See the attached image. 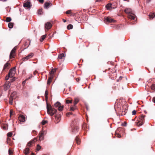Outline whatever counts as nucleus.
<instances>
[{
  "label": "nucleus",
  "instance_id": "1",
  "mask_svg": "<svg viewBox=\"0 0 155 155\" xmlns=\"http://www.w3.org/2000/svg\"><path fill=\"white\" fill-rule=\"evenodd\" d=\"M47 109L48 114L51 116L53 115L57 111V110L52 108L50 105L48 104H47Z\"/></svg>",
  "mask_w": 155,
  "mask_h": 155
},
{
  "label": "nucleus",
  "instance_id": "2",
  "mask_svg": "<svg viewBox=\"0 0 155 155\" xmlns=\"http://www.w3.org/2000/svg\"><path fill=\"white\" fill-rule=\"evenodd\" d=\"M124 12L127 14H128V17L129 18L132 20L134 19L135 15L134 14L132 10L130 8H126L124 10Z\"/></svg>",
  "mask_w": 155,
  "mask_h": 155
},
{
  "label": "nucleus",
  "instance_id": "3",
  "mask_svg": "<svg viewBox=\"0 0 155 155\" xmlns=\"http://www.w3.org/2000/svg\"><path fill=\"white\" fill-rule=\"evenodd\" d=\"M145 116L143 115H141L139 118L138 122L137 123V125L138 126H141L144 123V118Z\"/></svg>",
  "mask_w": 155,
  "mask_h": 155
},
{
  "label": "nucleus",
  "instance_id": "4",
  "mask_svg": "<svg viewBox=\"0 0 155 155\" xmlns=\"http://www.w3.org/2000/svg\"><path fill=\"white\" fill-rule=\"evenodd\" d=\"M16 92H13L11 95L10 97L9 98V103L11 105L12 104V101L16 97Z\"/></svg>",
  "mask_w": 155,
  "mask_h": 155
},
{
  "label": "nucleus",
  "instance_id": "5",
  "mask_svg": "<svg viewBox=\"0 0 155 155\" xmlns=\"http://www.w3.org/2000/svg\"><path fill=\"white\" fill-rule=\"evenodd\" d=\"M17 47L16 46L14 47L11 51L9 56L10 59L14 58L15 57L16 55L15 51L16 50Z\"/></svg>",
  "mask_w": 155,
  "mask_h": 155
},
{
  "label": "nucleus",
  "instance_id": "6",
  "mask_svg": "<svg viewBox=\"0 0 155 155\" xmlns=\"http://www.w3.org/2000/svg\"><path fill=\"white\" fill-rule=\"evenodd\" d=\"M15 68H13L10 70L8 75L9 76V77H13L15 75Z\"/></svg>",
  "mask_w": 155,
  "mask_h": 155
},
{
  "label": "nucleus",
  "instance_id": "7",
  "mask_svg": "<svg viewBox=\"0 0 155 155\" xmlns=\"http://www.w3.org/2000/svg\"><path fill=\"white\" fill-rule=\"evenodd\" d=\"M34 55V54L33 53H30L27 56L23 58V61H26L31 58Z\"/></svg>",
  "mask_w": 155,
  "mask_h": 155
},
{
  "label": "nucleus",
  "instance_id": "8",
  "mask_svg": "<svg viewBox=\"0 0 155 155\" xmlns=\"http://www.w3.org/2000/svg\"><path fill=\"white\" fill-rule=\"evenodd\" d=\"M11 86V83L9 81H6L4 85V89L5 90H7Z\"/></svg>",
  "mask_w": 155,
  "mask_h": 155
},
{
  "label": "nucleus",
  "instance_id": "9",
  "mask_svg": "<svg viewBox=\"0 0 155 155\" xmlns=\"http://www.w3.org/2000/svg\"><path fill=\"white\" fill-rule=\"evenodd\" d=\"M24 7L26 9L30 8L31 5L30 2L28 1L25 2L23 4Z\"/></svg>",
  "mask_w": 155,
  "mask_h": 155
},
{
  "label": "nucleus",
  "instance_id": "10",
  "mask_svg": "<svg viewBox=\"0 0 155 155\" xmlns=\"http://www.w3.org/2000/svg\"><path fill=\"white\" fill-rule=\"evenodd\" d=\"M46 134L45 131H42L39 133V138L40 140H42L44 139V135Z\"/></svg>",
  "mask_w": 155,
  "mask_h": 155
},
{
  "label": "nucleus",
  "instance_id": "11",
  "mask_svg": "<svg viewBox=\"0 0 155 155\" xmlns=\"http://www.w3.org/2000/svg\"><path fill=\"white\" fill-rule=\"evenodd\" d=\"M104 20L105 21L108 22H113L115 21L113 19L109 17H105Z\"/></svg>",
  "mask_w": 155,
  "mask_h": 155
},
{
  "label": "nucleus",
  "instance_id": "12",
  "mask_svg": "<svg viewBox=\"0 0 155 155\" xmlns=\"http://www.w3.org/2000/svg\"><path fill=\"white\" fill-rule=\"evenodd\" d=\"M36 141V139L35 138L33 140L30 141L27 144V146L31 147L33 144Z\"/></svg>",
  "mask_w": 155,
  "mask_h": 155
},
{
  "label": "nucleus",
  "instance_id": "13",
  "mask_svg": "<svg viewBox=\"0 0 155 155\" xmlns=\"http://www.w3.org/2000/svg\"><path fill=\"white\" fill-rule=\"evenodd\" d=\"M52 5V3L50 2H45L44 4V8L47 9Z\"/></svg>",
  "mask_w": 155,
  "mask_h": 155
},
{
  "label": "nucleus",
  "instance_id": "14",
  "mask_svg": "<svg viewBox=\"0 0 155 155\" xmlns=\"http://www.w3.org/2000/svg\"><path fill=\"white\" fill-rule=\"evenodd\" d=\"M55 122L56 123H58L60 120L61 116L60 115H57L55 116Z\"/></svg>",
  "mask_w": 155,
  "mask_h": 155
},
{
  "label": "nucleus",
  "instance_id": "15",
  "mask_svg": "<svg viewBox=\"0 0 155 155\" xmlns=\"http://www.w3.org/2000/svg\"><path fill=\"white\" fill-rule=\"evenodd\" d=\"M18 119L21 122H24L25 121V117L22 115H20L19 116Z\"/></svg>",
  "mask_w": 155,
  "mask_h": 155
},
{
  "label": "nucleus",
  "instance_id": "16",
  "mask_svg": "<svg viewBox=\"0 0 155 155\" xmlns=\"http://www.w3.org/2000/svg\"><path fill=\"white\" fill-rule=\"evenodd\" d=\"M52 26V25L49 22H47L45 24V28L48 30L50 29Z\"/></svg>",
  "mask_w": 155,
  "mask_h": 155
},
{
  "label": "nucleus",
  "instance_id": "17",
  "mask_svg": "<svg viewBox=\"0 0 155 155\" xmlns=\"http://www.w3.org/2000/svg\"><path fill=\"white\" fill-rule=\"evenodd\" d=\"M30 149L28 147L26 148L24 150V153L25 155H28L29 153Z\"/></svg>",
  "mask_w": 155,
  "mask_h": 155
},
{
  "label": "nucleus",
  "instance_id": "18",
  "mask_svg": "<svg viewBox=\"0 0 155 155\" xmlns=\"http://www.w3.org/2000/svg\"><path fill=\"white\" fill-rule=\"evenodd\" d=\"M155 16V12L150 13L149 15V18L150 19H153Z\"/></svg>",
  "mask_w": 155,
  "mask_h": 155
},
{
  "label": "nucleus",
  "instance_id": "19",
  "mask_svg": "<svg viewBox=\"0 0 155 155\" xmlns=\"http://www.w3.org/2000/svg\"><path fill=\"white\" fill-rule=\"evenodd\" d=\"M64 54L62 53L59 55L58 56V58L61 59H64Z\"/></svg>",
  "mask_w": 155,
  "mask_h": 155
},
{
  "label": "nucleus",
  "instance_id": "20",
  "mask_svg": "<svg viewBox=\"0 0 155 155\" xmlns=\"http://www.w3.org/2000/svg\"><path fill=\"white\" fill-rule=\"evenodd\" d=\"M57 68L52 69L50 72V74L51 76H53V74L56 71Z\"/></svg>",
  "mask_w": 155,
  "mask_h": 155
},
{
  "label": "nucleus",
  "instance_id": "21",
  "mask_svg": "<svg viewBox=\"0 0 155 155\" xmlns=\"http://www.w3.org/2000/svg\"><path fill=\"white\" fill-rule=\"evenodd\" d=\"M10 65V64L8 62H7L4 65V67L3 68V70H5V69H8V67Z\"/></svg>",
  "mask_w": 155,
  "mask_h": 155
},
{
  "label": "nucleus",
  "instance_id": "22",
  "mask_svg": "<svg viewBox=\"0 0 155 155\" xmlns=\"http://www.w3.org/2000/svg\"><path fill=\"white\" fill-rule=\"evenodd\" d=\"M53 78V76H50L49 77L48 79V80L47 84L49 85L51 83V82L52 79Z\"/></svg>",
  "mask_w": 155,
  "mask_h": 155
},
{
  "label": "nucleus",
  "instance_id": "23",
  "mask_svg": "<svg viewBox=\"0 0 155 155\" xmlns=\"http://www.w3.org/2000/svg\"><path fill=\"white\" fill-rule=\"evenodd\" d=\"M61 105V103L59 102L58 101L54 104V105L55 107H58L60 105Z\"/></svg>",
  "mask_w": 155,
  "mask_h": 155
},
{
  "label": "nucleus",
  "instance_id": "24",
  "mask_svg": "<svg viewBox=\"0 0 155 155\" xmlns=\"http://www.w3.org/2000/svg\"><path fill=\"white\" fill-rule=\"evenodd\" d=\"M75 140L77 144H80V141L79 138L78 137H76Z\"/></svg>",
  "mask_w": 155,
  "mask_h": 155
},
{
  "label": "nucleus",
  "instance_id": "25",
  "mask_svg": "<svg viewBox=\"0 0 155 155\" xmlns=\"http://www.w3.org/2000/svg\"><path fill=\"white\" fill-rule=\"evenodd\" d=\"M112 4H108L106 6L108 10H110Z\"/></svg>",
  "mask_w": 155,
  "mask_h": 155
},
{
  "label": "nucleus",
  "instance_id": "26",
  "mask_svg": "<svg viewBox=\"0 0 155 155\" xmlns=\"http://www.w3.org/2000/svg\"><path fill=\"white\" fill-rule=\"evenodd\" d=\"M78 127H75L74 128L73 130L72 131L74 133H76L77 132L78 130Z\"/></svg>",
  "mask_w": 155,
  "mask_h": 155
},
{
  "label": "nucleus",
  "instance_id": "27",
  "mask_svg": "<svg viewBox=\"0 0 155 155\" xmlns=\"http://www.w3.org/2000/svg\"><path fill=\"white\" fill-rule=\"evenodd\" d=\"M64 108V106L63 105H60L58 108V110L59 111H61Z\"/></svg>",
  "mask_w": 155,
  "mask_h": 155
},
{
  "label": "nucleus",
  "instance_id": "28",
  "mask_svg": "<svg viewBox=\"0 0 155 155\" xmlns=\"http://www.w3.org/2000/svg\"><path fill=\"white\" fill-rule=\"evenodd\" d=\"M150 88L151 90L153 91H155V84H152L150 86Z\"/></svg>",
  "mask_w": 155,
  "mask_h": 155
},
{
  "label": "nucleus",
  "instance_id": "29",
  "mask_svg": "<svg viewBox=\"0 0 155 155\" xmlns=\"http://www.w3.org/2000/svg\"><path fill=\"white\" fill-rule=\"evenodd\" d=\"M13 23L10 22L8 24V27L10 28H13Z\"/></svg>",
  "mask_w": 155,
  "mask_h": 155
},
{
  "label": "nucleus",
  "instance_id": "30",
  "mask_svg": "<svg viewBox=\"0 0 155 155\" xmlns=\"http://www.w3.org/2000/svg\"><path fill=\"white\" fill-rule=\"evenodd\" d=\"M73 25L71 24H70L67 26V29L69 30L72 29L73 28Z\"/></svg>",
  "mask_w": 155,
  "mask_h": 155
},
{
  "label": "nucleus",
  "instance_id": "31",
  "mask_svg": "<svg viewBox=\"0 0 155 155\" xmlns=\"http://www.w3.org/2000/svg\"><path fill=\"white\" fill-rule=\"evenodd\" d=\"M11 18L10 17H8L6 18L5 21L7 22H9L11 21Z\"/></svg>",
  "mask_w": 155,
  "mask_h": 155
},
{
  "label": "nucleus",
  "instance_id": "32",
  "mask_svg": "<svg viewBox=\"0 0 155 155\" xmlns=\"http://www.w3.org/2000/svg\"><path fill=\"white\" fill-rule=\"evenodd\" d=\"M2 128L4 130H6L8 129V126L7 125H5L2 126Z\"/></svg>",
  "mask_w": 155,
  "mask_h": 155
},
{
  "label": "nucleus",
  "instance_id": "33",
  "mask_svg": "<svg viewBox=\"0 0 155 155\" xmlns=\"http://www.w3.org/2000/svg\"><path fill=\"white\" fill-rule=\"evenodd\" d=\"M78 101H79L78 99V98H75L74 99V104H77V103L78 102Z\"/></svg>",
  "mask_w": 155,
  "mask_h": 155
},
{
  "label": "nucleus",
  "instance_id": "34",
  "mask_svg": "<svg viewBox=\"0 0 155 155\" xmlns=\"http://www.w3.org/2000/svg\"><path fill=\"white\" fill-rule=\"evenodd\" d=\"M76 109V107L75 106H71L70 108V110L71 111H74Z\"/></svg>",
  "mask_w": 155,
  "mask_h": 155
},
{
  "label": "nucleus",
  "instance_id": "35",
  "mask_svg": "<svg viewBox=\"0 0 155 155\" xmlns=\"http://www.w3.org/2000/svg\"><path fill=\"white\" fill-rule=\"evenodd\" d=\"M46 35H43V36H41V42H42L45 39V37H46Z\"/></svg>",
  "mask_w": 155,
  "mask_h": 155
},
{
  "label": "nucleus",
  "instance_id": "36",
  "mask_svg": "<svg viewBox=\"0 0 155 155\" xmlns=\"http://www.w3.org/2000/svg\"><path fill=\"white\" fill-rule=\"evenodd\" d=\"M42 12V9H41L38 10V15H41Z\"/></svg>",
  "mask_w": 155,
  "mask_h": 155
},
{
  "label": "nucleus",
  "instance_id": "37",
  "mask_svg": "<svg viewBox=\"0 0 155 155\" xmlns=\"http://www.w3.org/2000/svg\"><path fill=\"white\" fill-rule=\"evenodd\" d=\"M41 148V147L39 145H37L36 147V150L37 151H39Z\"/></svg>",
  "mask_w": 155,
  "mask_h": 155
},
{
  "label": "nucleus",
  "instance_id": "38",
  "mask_svg": "<svg viewBox=\"0 0 155 155\" xmlns=\"http://www.w3.org/2000/svg\"><path fill=\"white\" fill-rule=\"evenodd\" d=\"M72 100H66V103L67 104H69L70 103H72Z\"/></svg>",
  "mask_w": 155,
  "mask_h": 155
},
{
  "label": "nucleus",
  "instance_id": "39",
  "mask_svg": "<svg viewBox=\"0 0 155 155\" xmlns=\"http://www.w3.org/2000/svg\"><path fill=\"white\" fill-rule=\"evenodd\" d=\"M12 135V133L11 132H10L7 134V136L8 137H11Z\"/></svg>",
  "mask_w": 155,
  "mask_h": 155
},
{
  "label": "nucleus",
  "instance_id": "40",
  "mask_svg": "<svg viewBox=\"0 0 155 155\" xmlns=\"http://www.w3.org/2000/svg\"><path fill=\"white\" fill-rule=\"evenodd\" d=\"M48 95V92L46 90L45 91V96L46 99H47Z\"/></svg>",
  "mask_w": 155,
  "mask_h": 155
},
{
  "label": "nucleus",
  "instance_id": "41",
  "mask_svg": "<svg viewBox=\"0 0 155 155\" xmlns=\"http://www.w3.org/2000/svg\"><path fill=\"white\" fill-rule=\"evenodd\" d=\"M15 114V113L12 110H10V115L11 116V115H14Z\"/></svg>",
  "mask_w": 155,
  "mask_h": 155
},
{
  "label": "nucleus",
  "instance_id": "42",
  "mask_svg": "<svg viewBox=\"0 0 155 155\" xmlns=\"http://www.w3.org/2000/svg\"><path fill=\"white\" fill-rule=\"evenodd\" d=\"M47 123V121L46 120H43L41 122L42 124L43 125H45L46 123Z\"/></svg>",
  "mask_w": 155,
  "mask_h": 155
},
{
  "label": "nucleus",
  "instance_id": "43",
  "mask_svg": "<svg viewBox=\"0 0 155 155\" xmlns=\"http://www.w3.org/2000/svg\"><path fill=\"white\" fill-rule=\"evenodd\" d=\"M8 153L9 155H12V151L9 149L8 150Z\"/></svg>",
  "mask_w": 155,
  "mask_h": 155
},
{
  "label": "nucleus",
  "instance_id": "44",
  "mask_svg": "<svg viewBox=\"0 0 155 155\" xmlns=\"http://www.w3.org/2000/svg\"><path fill=\"white\" fill-rule=\"evenodd\" d=\"M136 111L135 110H134L132 111V113L133 115H135L136 114Z\"/></svg>",
  "mask_w": 155,
  "mask_h": 155
},
{
  "label": "nucleus",
  "instance_id": "45",
  "mask_svg": "<svg viewBox=\"0 0 155 155\" xmlns=\"http://www.w3.org/2000/svg\"><path fill=\"white\" fill-rule=\"evenodd\" d=\"M71 13V10H68L66 12V14H70Z\"/></svg>",
  "mask_w": 155,
  "mask_h": 155
},
{
  "label": "nucleus",
  "instance_id": "46",
  "mask_svg": "<svg viewBox=\"0 0 155 155\" xmlns=\"http://www.w3.org/2000/svg\"><path fill=\"white\" fill-rule=\"evenodd\" d=\"M9 78H11V77H9V76L8 75V76H7L5 77V80H6L8 79Z\"/></svg>",
  "mask_w": 155,
  "mask_h": 155
},
{
  "label": "nucleus",
  "instance_id": "47",
  "mask_svg": "<svg viewBox=\"0 0 155 155\" xmlns=\"http://www.w3.org/2000/svg\"><path fill=\"white\" fill-rule=\"evenodd\" d=\"M15 77H14L11 80V82H13L14 81H15Z\"/></svg>",
  "mask_w": 155,
  "mask_h": 155
},
{
  "label": "nucleus",
  "instance_id": "48",
  "mask_svg": "<svg viewBox=\"0 0 155 155\" xmlns=\"http://www.w3.org/2000/svg\"><path fill=\"white\" fill-rule=\"evenodd\" d=\"M28 79H26V80H25V81H24L22 82V84H23V85H24L25 84V82H26V80H27Z\"/></svg>",
  "mask_w": 155,
  "mask_h": 155
},
{
  "label": "nucleus",
  "instance_id": "49",
  "mask_svg": "<svg viewBox=\"0 0 155 155\" xmlns=\"http://www.w3.org/2000/svg\"><path fill=\"white\" fill-rule=\"evenodd\" d=\"M39 2L41 3H43L44 2V0H38Z\"/></svg>",
  "mask_w": 155,
  "mask_h": 155
},
{
  "label": "nucleus",
  "instance_id": "50",
  "mask_svg": "<svg viewBox=\"0 0 155 155\" xmlns=\"http://www.w3.org/2000/svg\"><path fill=\"white\" fill-rule=\"evenodd\" d=\"M152 101L153 102L155 103V97L153 98Z\"/></svg>",
  "mask_w": 155,
  "mask_h": 155
},
{
  "label": "nucleus",
  "instance_id": "51",
  "mask_svg": "<svg viewBox=\"0 0 155 155\" xmlns=\"http://www.w3.org/2000/svg\"><path fill=\"white\" fill-rule=\"evenodd\" d=\"M63 21L64 22H66V20H65L64 19H63Z\"/></svg>",
  "mask_w": 155,
  "mask_h": 155
},
{
  "label": "nucleus",
  "instance_id": "52",
  "mask_svg": "<svg viewBox=\"0 0 155 155\" xmlns=\"http://www.w3.org/2000/svg\"><path fill=\"white\" fill-rule=\"evenodd\" d=\"M33 132L34 133V134H35L36 132V131L35 130H33Z\"/></svg>",
  "mask_w": 155,
  "mask_h": 155
},
{
  "label": "nucleus",
  "instance_id": "53",
  "mask_svg": "<svg viewBox=\"0 0 155 155\" xmlns=\"http://www.w3.org/2000/svg\"><path fill=\"white\" fill-rule=\"evenodd\" d=\"M71 114V113H68L67 114V116H68V114Z\"/></svg>",
  "mask_w": 155,
  "mask_h": 155
},
{
  "label": "nucleus",
  "instance_id": "54",
  "mask_svg": "<svg viewBox=\"0 0 155 155\" xmlns=\"http://www.w3.org/2000/svg\"><path fill=\"white\" fill-rule=\"evenodd\" d=\"M120 137H121V136H120V135H119V134H118V137L120 138Z\"/></svg>",
  "mask_w": 155,
  "mask_h": 155
},
{
  "label": "nucleus",
  "instance_id": "55",
  "mask_svg": "<svg viewBox=\"0 0 155 155\" xmlns=\"http://www.w3.org/2000/svg\"><path fill=\"white\" fill-rule=\"evenodd\" d=\"M102 0H96V2H100Z\"/></svg>",
  "mask_w": 155,
  "mask_h": 155
},
{
  "label": "nucleus",
  "instance_id": "56",
  "mask_svg": "<svg viewBox=\"0 0 155 155\" xmlns=\"http://www.w3.org/2000/svg\"><path fill=\"white\" fill-rule=\"evenodd\" d=\"M76 81H78L79 80V78H77L76 79Z\"/></svg>",
  "mask_w": 155,
  "mask_h": 155
},
{
  "label": "nucleus",
  "instance_id": "57",
  "mask_svg": "<svg viewBox=\"0 0 155 155\" xmlns=\"http://www.w3.org/2000/svg\"><path fill=\"white\" fill-rule=\"evenodd\" d=\"M1 1H2L5 2L7 0H0Z\"/></svg>",
  "mask_w": 155,
  "mask_h": 155
},
{
  "label": "nucleus",
  "instance_id": "58",
  "mask_svg": "<svg viewBox=\"0 0 155 155\" xmlns=\"http://www.w3.org/2000/svg\"><path fill=\"white\" fill-rule=\"evenodd\" d=\"M36 72H34V74L35 75L36 74Z\"/></svg>",
  "mask_w": 155,
  "mask_h": 155
},
{
  "label": "nucleus",
  "instance_id": "59",
  "mask_svg": "<svg viewBox=\"0 0 155 155\" xmlns=\"http://www.w3.org/2000/svg\"><path fill=\"white\" fill-rule=\"evenodd\" d=\"M31 155H35L33 153H32Z\"/></svg>",
  "mask_w": 155,
  "mask_h": 155
},
{
  "label": "nucleus",
  "instance_id": "60",
  "mask_svg": "<svg viewBox=\"0 0 155 155\" xmlns=\"http://www.w3.org/2000/svg\"><path fill=\"white\" fill-rule=\"evenodd\" d=\"M31 77H32V76H31L29 78H31Z\"/></svg>",
  "mask_w": 155,
  "mask_h": 155
},
{
  "label": "nucleus",
  "instance_id": "61",
  "mask_svg": "<svg viewBox=\"0 0 155 155\" xmlns=\"http://www.w3.org/2000/svg\"><path fill=\"white\" fill-rule=\"evenodd\" d=\"M7 140V141H8V140H9V139L8 138Z\"/></svg>",
  "mask_w": 155,
  "mask_h": 155
},
{
  "label": "nucleus",
  "instance_id": "62",
  "mask_svg": "<svg viewBox=\"0 0 155 155\" xmlns=\"http://www.w3.org/2000/svg\"><path fill=\"white\" fill-rule=\"evenodd\" d=\"M69 88L70 89V87H69Z\"/></svg>",
  "mask_w": 155,
  "mask_h": 155
}]
</instances>
